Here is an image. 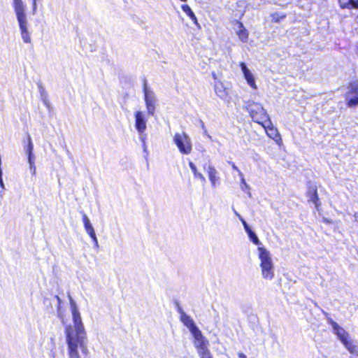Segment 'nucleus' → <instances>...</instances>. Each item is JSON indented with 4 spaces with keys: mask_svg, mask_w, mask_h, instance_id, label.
<instances>
[{
    "mask_svg": "<svg viewBox=\"0 0 358 358\" xmlns=\"http://www.w3.org/2000/svg\"><path fill=\"white\" fill-rule=\"evenodd\" d=\"M238 357L239 358H247L246 356L243 352L238 353Z\"/></svg>",
    "mask_w": 358,
    "mask_h": 358,
    "instance_id": "obj_39",
    "label": "nucleus"
},
{
    "mask_svg": "<svg viewBox=\"0 0 358 358\" xmlns=\"http://www.w3.org/2000/svg\"><path fill=\"white\" fill-rule=\"evenodd\" d=\"M260 124L263 126L268 137L273 139L278 144L281 143L282 139L278 129L273 127L269 118Z\"/></svg>",
    "mask_w": 358,
    "mask_h": 358,
    "instance_id": "obj_9",
    "label": "nucleus"
},
{
    "mask_svg": "<svg viewBox=\"0 0 358 358\" xmlns=\"http://www.w3.org/2000/svg\"><path fill=\"white\" fill-rule=\"evenodd\" d=\"M355 217L356 221H357V222H358V214H357V213H356V214L355 215Z\"/></svg>",
    "mask_w": 358,
    "mask_h": 358,
    "instance_id": "obj_40",
    "label": "nucleus"
},
{
    "mask_svg": "<svg viewBox=\"0 0 358 358\" xmlns=\"http://www.w3.org/2000/svg\"><path fill=\"white\" fill-rule=\"evenodd\" d=\"M173 141L179 152L183 155H189L192 150L190 137L185 131L176 132L173 137Z\"/></svg>",
    "mask_w": 358,
    "mask_h": 358,
    "instance_id": "obj_5",
    "label": "nucleus"
},
{
    "mask_svg": "<svg viewBox=\"0 0 358 358\" xmlns=\"http://www.w3.org/2000/svg\"><path fill=\"white\" fill-rule=\"evenodd\" d=\"M306 194L308 201L313 202L315 204L316 209L318 210L321 203L320 202L317 195V187L315 185H310Z\"/></svg>",
    "mask_w": 358,
    "mask_h": 358,
    "instance_id": "obj_13",
    "label": "nucleus"
},
{
    "mask_svg": "<svg viewBox=\"0 0 358 358\" xmlns=\"http://www.w3.org/2000/svg\"><path fill=\"white\" fill-rule=\"evenodd\" d=\"M245 108L253 121L258 124H261L269 118L266 110L259 103L248 100L245 103Z\"/></svg>",
    "mask_w": 358,
    "mask_h": 358,
    "instance_id": "obj_4",
    "label": "nucleus"
},
{
    "mask_svg": "<svg viewBox=\"0 0 358 358\" xmlns=\"http://www.w3.org/2000/svg\"><path fill=\"white\" fill-rule=\"evenodd\" d=\"M214 91L217 96L222 100L226 102H229L231 99L230 90L220 80L215 81L214 85Z\"/></svg>",
    "mask_w": 358,
    "mask_h": 358,
    "instance_id": "obj_10",
    "label": "nucleus"
},
{
    "mask_svg": "<svg viewBox=\"0 0 358 358\" xmlns=\"http://www.w3.org/2000/svg\"><path fill=\"white\" fill-rule=\"evenodd\" d=\"M27 159H28V163L29 165L35 164H34V156L33 153L27 155Z\"/></svg>",
    "mask_w": 358,
    "mask_h": 358,
    "instance_id": "obj_31",
    "label": "nucleus"
},
{
    "mask_svg": "<svg viewBox=\"0 0 358 358\" xmlns=\"http://www.w3.org/2000/svg\"><path fill=\"white\" fill-rule=\"evenodd\" d=\"M248 235V237L250 238V240L256 245H257L258 247H264L262 245V243L260 242L259 238L257 237V236L256 235V234L252 230L250 231H248V233H247Z\"/></svg>",
    "mask_w": 358,
    "mask_h": 358,
    "instance_id": "obj_22",
    "label": "nucleus"
},
{
    "mask_svg": "<svg viewBox=\"0 0 358 358\" xmlns=\"http://www.w3.org/2000/svg\"><path fill=\"white\" fill-rule=\"evenodd\" d=\"M208 341L205 337H203L198 341H194V346L197 349L198 352L206 351V350L208 349Z\"/></svg>",
    "mask_w": 358,
    "mask_h": 358,
    "instance_id": "obj_19",
    "label": "nucleus"
},
{
    "mask_svg": "<svg viewBox=\"0 0 358 358\" xmlns=\"http://www.w3.org/2000/svg\"><path fill=\"white\" fill-rule=\"evenodd\" d=\"M285 15H279L278 13H274L272 15V21L275 22H278L280 19L285 18Z\"/></svg>",
    "mask_w": 358,
    "mask_h": 358,
    "instance_id": "obj_26",
    "label": "nucleus"
},
{
    "mask_svg": "<svg viewBox=\"0 0 358 358\" xmlns=\"http://www.w3.org/2000/svg\"><path fill=\"white\" fill-rule=\"evenodd\" d=\"M182 10L189 17L195 24H198L197 19L191 8L188 5H182Z\"/></svg>",
    "mask_w": 358,
    "mask_h": 358,
    "instance_id": "obj_21",
    "label": "nucleus"
},
{
    "mask_svg": "<svg viewBox=\"0 0 358 358\" xmlns=\"http://www.w3.org/2000/svg\"><path fill=\"white\" fill-rule=\"evenodd\" d=\"M190 332L192 334V336L194 338V341H198V340L202 338L203 337H204L203 336L201 330L198 327H196V329H194V330H192Z\"/></svg>",
    "mask_w": 358,
    "mask_h": 358,
    "instance_id": "obj_24",
    "label": "nucleus"
},
{
    "mask_svg": "<svg viewBox=\"0 0 358 358\" xmlns=\"http://www.w3.org/2000/svg\"><path fill=\"white\" fill-rule=\"evenodd\" d=\"M83 222L85 231L89 234V236L92 237L94 235H96L94 227H92L89 218L85 213L83 214Z\"/></svg>",
    "mask_w": 358,
    "mask_h": 358,
    "instance_id": "obj_18",
    "label": "nucleus"
},
{
    "mask_svg": "<svg viewBox=\"0 0 358 358\" xmlns=\"http://www.w3.org/2000/svg\"><path fill=\"white\" fill-rule=\"evenodd\" d=\"M73 324L64 329L68 358H82L89 354L87 332L76 301L69 296Z\"/></svg>",
    "mask_w": 358,
    "mask_h": 358,
    "instance_id": "obj_1",
    "label": "nucleus"
},
{
    "mask_svg": "<svg viewBox=\"0 0 358 358\" xmlns=\"http://www.w3.org/2000/svg\"><path fill=\"white\" fill-rule=\"evenodd\" d=\"M205 134L209 138H211V136L207 134L206 131H205Z\"/></svg>",
    "mask_w": 358,
    "mask_h": 358,
    "instance_id": "obj_41",
    "label": "nucleus"
},
{
    "mask_svg": "<svg viewBox=\"0 0 358 358\" xmlns=\"http://www.w3.org/2000/svg\"><path fill=\"white\" fill-rule=\"evenodd\" d=\"M241 222L246 233H248V231H252L251 228L249 227V225L247 224L245 220H242Z\"/></svg>",
    "mask_w": 358,
    "mask_h": 358,
    "instance_id": "obj_32",
    "label": "nucleus"
},
{
    "mask_svg": "<svg viewBox=\"0 0 358 358\" xmlns=\"http://www.w3.org/2000/svg\"><path fill=\"white\" fill-rule=\"evenodd\" d=\"M345 101L348 107L358 106V80L349 83L345 93Z\"/></svg>",
    "mask_w": 358,
    "mask_h": 358,
    "instance_id": "obj_7",
    "label": "nucleus"
},
{
    "mask_svg": "<svg viewBox=\"0 0 358 358\" xmlns=\"http://www.w3.org/2000/svg\"><path fill=\"white\" fill-rule=\"evenodd\" d=\"M203 169L207 171L212 187L215 188L220 180L217 170L213 166L210 164H209L207 167L204 166Z\"/></svg>",
    "mask_w": 358,
    "mask_h": 358,
    "instance_id": "obj_15",
    "label": "nucleus"
},
{
    "mask_svg": "<svg viewBox=\"0 0 358 358\" xmlns=\"http://www.w3.org/2000/svg\"><path fill=\"white\" fill-rule=\"evenodd\" d=\"M236 32L237 36L243 43H246L249 35L248 30L244 27L243 23L241 22L237 21L236 22Z\"/></svg>",
    "mask_w": 358,
    "mask_h": 358,
    "instance_id": "obj_16",
    "label": "nucleus"
},
{
    "mask_svg": "<svg viewBox=\"0 0 358 358\" xmlns=\"http://www.w3.org/2000/svg\"><path fill=\"white\" fill-rule=\"evenodd\" d=\"M257 252L262 277L267 280H273L275 268L271 252L264 247H258Z\"/></svg>",
    "mask_w": 358,
    "mask_h": 358,
    "instance_id": "obj_3",
    "label": "nucleus"
},
{
    "mask_svg": "<svg viewBox=\"0 0 358 358\" xmlns=\"http://www.w3.org/2000/svg\"><path fill=\"white\" fill-rule=\"evenodd\" d=\"M13 8L19 24L22 39L26 43L31 42L29 31V22L25 10V5L22 0H13Z\"/></svg>",
    "mask_w": 358,
    "mask_h": 358,
    "instance_id": "obj_2",
    "label": "nucleus"
},
{
    "mask_svg": "<svg viewBox=\"0 0 358 358\" xmlns=\"http://www.w3.org/2000/svg\"><path fill=\"white\" fill-rule=\"evenodd\" d=\"M42 100L45 106L49 108L50 107V103L48 100L47 95L42 94Z\"/></svg>",
    "mask_w": 358,
    "mask_h": 358,
    "instance_id": "obj_30",
    "label": "nucleus"
},
{
    "mask_svg": "<svg viewBox=\"0 0 358 358\" xmlns=\"http://www.w3.org/2000/svg\"><path fill=\"white\" fill-rule=\"evenodd\" d=\"M201 124H202V127L203 128L204 125H203V122H201Z\"/></svg>",
    "mask_w": 358,
    "mask_h": 358,
    "instance_id": "obj_43",
    "label": "nucleus"
},
{
    "mask_svg": "<svg viewBox=\"0 0 358 358\" xmlns=\"http://www.w3.org/2000/svg\"><path fill=\"white\" fill-rule=\"evenodd\" d=\"M94 243V245L96 247H98L99 246V243H98V240H97V238H96V235H94L93 236L91 237Z\"/></svg>",
    "mask_w": 358,
    "mask_h": 358,
    "instance_id": "obj_35",
    "label": "nucleus"
},
{
    "mask_svg": "<svg viewBox=\"0 0 358 358\" xmlns=\"http://www.w3.org/2000/svg\"><path fill=\"white\" fill-rule=\"evenodd\" d=\"M234 214L236 215V216L240 220L241 222L244 220L242 217V216L236 210H234Z\"/></svg>",
    "mask_w": 358,
    "mask_h": 358,
    "instance_id": "obj_37",
    "label": "nucleus"
},
{
    "mask_svg": "<svg viewBox=\"0 0 358 358\" xmlns=\"http://www.w3.org/2000/svg\"><path fill=\"white\" fill-rule=\"evenodd\" d=\"M178 311L180 315V321L189 329V331L197 327L192 318L187 315L180 306L178 308Z\"/></svg>",
    "mask_w": 358,
    "mask_h": 358,
    "instance_id": "obj_14",
    "label": "nucleus"
},
{
    "mask_svg": "<svg viewBox=\"0 0 358 358\" xmlns=\"http://www.w3.org/2000/svg\"><path fill=\"white\" fill-rule=\"evenodd\" d=\"M143 93L148 113L153 115L157 99L155 93L147 86L146 80H144L143 83Z\"/></svg>",
    "mask_w": 358,
    "mask_h": 358,
    "instance_id": "obj_8",
    "label": "nucleus"
},
{
    "mask_svg": "<svg viewBox=\"0 0 358 358\" xmlns=\"http://www.w3.org/2000/svg\"><path fill=\"white\" fill-rule=\"evenodd\" d=\"M37 1H38V0H32L31 13L33 15H35L37 11Z\"/></svg>",
    "mask_w": 358,
    "mask_h": 358,
    "instance_id": "obj_29",
    "label": "nucleus"
},
{
    "mask_svg": "<svg viewBox=\"0 0 358 358\" xmlns=\"http://www.w3.org/2000/svg\"><path fill=\"white\" fill-rule=\"evenodd\" d=\"M343 8H358V0H339Z\"/></svg>",
    "mask_w": 358,
    "mask_h": 358,
    "instance_id": "obj_20",
    "label": "nucleus"
},
{
    "mask_svg": "<svg viewBox=\"0 0 358 358\" xmlns=\"http://www.w3.org/2000/svg\"><path fill=\"white\" fill-rule=\"evenodd\" d=\"M189 168L191 169V170H192V173H193V174H194V176L196 173H199V171H197V169H196V167L195 164H194L193 162H189Z\"/></svg>",
    "mask_w": 358,
    "mask_h": 358,
    "instance_id": "obj_27",
    "label": "nucleus"
},
{
    "mask_svg": "<svg viewBox=\"0 0 358 358\" xmlns=\"http://www.w3.org/2000/svg\"><path fill=\"white\" fill-rule=\"evenodd\" d=\"M231 164L232 169L238 172V173L239 174V171H241L240 169L236 166V164L234 163H231Z\"/></svg>",
    "mask_w": 358,
    "mask_h": 358,
    "instance_id": "obj_38",
    "label": "nucleus"
},
{
    "mask_svg": "<svg viewBox=\"0 0 358 358\" xmlns=\"http://www.w3.org/2000/svg\"><path fill=\"white\" fill-rule=\"evenodd\" d=\"M29 169H30V171H31L32 175L35 176L36 173V168L35 164L29 165Z\"/></svg>",
    "mask_w": 358,
    "mask_h": 358,
    "instance_id": "obj_34",
    "label": "nucleus"
},
{
    "mask_svg": "<svg viewBox=\"0 0 358 358\" xmlns=\"http://www.w3.org/2000/svg\"><path fill=\"white\" fill-rule=\"evenodd\" d=\"M194 177L196 178H199V180H201L203 182H206V178L205 177L203 176V174H201V173H196Z\"/></svg>",
    "mask_w": 358,
    "mask_h": 358,
    "instance_id": "obj_33",
    "label": "nucleus"
},
{
    "mask_svg": "<svg viewBox=\"0 0 358 358\" xmlns=\"http://www.w3.org/2000/svg\"><path fill=\"white\" fill-rule=\"evenodd\" d=\"M55 358V357H54Z\"/></svg>",
    "mask_w": 358,
    "mask_h": 358,
    "instance_id": "obj_44",
    "label": "nucleus"
},
{
    "mask_svg": "<svg viewBox=\"0 0 358 358\" xmlns=\"http://www.w3.org/2000/svg\"><path fill=\"white\" fill-rule=\"evenodd\" d=\"M0 186L2 189H5L4 183L2 179V172H0Z\"/></svg>",
    "mask_w": 358,
    "mask_h": 358,
    "instance_id": "obj_36",
    "label": "nucleus"
},
{
    "mask_svg": "<svg viewBox=\"0 0 358 358\" xmlns=\"http://www.w3.org/2000/svg\"><path fill=\"white\" fill-rule=\"evenodd\" d=\"M329 323L332 327L334 333L337 336L338 338L342 343L350 338L349 334L343 327H340L336 322L330 320Z\"/></svg>",
    "mask_w": 358,
    "mask_h": 358,
    "instance_id": "obj_12",
    "label": "nucleus"
},
{
    "mask_svg": "<svg viewBox=\"0 0 358 358\" xmlns=\"http://www.w3.org/2000/svg\"><path fill=\"white\" fill-rule=\"evenodd\" d=\"M213 77L215 80H217L216 75L214 73H213Z\"/></svg>",
    "mask_w": 358,
    "mask_h": 358,
    "instance_id": "obj_42",
    "label": "nucleus"
},
{
    "mask_svg": "<svg viewBox=\"0 0 358 358\" xmlns=\"http://www.w3.org/2000/svg\"><path fill=\"white\" fill-rule=\"evenodd\" d=\"M239 65H240L242 73L243 75V77L245 79L248 85L252 89L257 90V85L256 84L255 78L254 74L247 67L246 64L244 62H241Z\"/></svg>",
    "mask_w": 358,
    "mask_h": 358,
    "instance_id": "obj_11",
    "label": "nucleus"
},
{
    "mask_svg": "<svg viewBox=\"0 0 358 358\" xmlns=\"http://www.w3.org/2000/svg\"><path fill=\"white\" fill-rule=\"evenodd\" d=\"M239 176L241 178V183L244 185V187L247 189H249L248 185L246 183L245 180L244 178L243 174L241 171H239Z\"/></svg>",
    "mask_w": 358,
    "mask_h": 358,
    "instance_id": "obj_28",
    "label": "nucleus"
},
{
    "mask_svg": "<svg viewBox=\"0 0 358 358\" xmlns=\"http://www.w3.org/2000/svg\"><path fill=\"white\" fill-rule=\"evenodd\" d=\"M198 353L201 358H213L208 349L206 350V351H201Z\"/></svg>",
    "mask_w": 358,
    "mask_h": 358,
    "instance_id": "obj_25",
    "label": "nucleus"
},
{
    "mask_svg": "<svg viewBox=\"0 0 358 358\" xmlns=\"http://www.w3.org/2000/svg\"><path fill=\"white\" fill-rule=\"evenodd\" d=\"M342 344L351 354L358 355V345L357 342L350 338Z\"/></svg>",
    "mask_w": 358,
    "mask_h": 358,
    "instance_id": "obj_17",
    "label": "nucleus"
},
{
    "mask_svg": "<svg viewBox=\"0 0 358 358\" xmlns=\"http://www.w3.org/2000/svg\"><path fill=\"white\" fill-rule=\"evenodd\" d=\"M27 145L24 146V151L27 155L28 154H32L33 153V149H34V145L32 143V140L31 138V136L28 134L27 136Z\"/></svg>",
    "mask_w": 358,
    "mask_h": 358,
    "instance_id": "obj_23",
    "label": "nucleus"
},
{
    "mask_svg": "<svg viewBox=\"0 0 358 358\" xmlns=\"http://www.w3.org/2000/svg\"><path fill=\"white\" fill-rule=\"evenodd\" d=\"M135 117V128L137 130L140 139L143 143V148L144 151H146L147 147H146V135L144 134L145 131L147 128V120L145 117V115L141 111H136L134 113Z\"/></svg>",
    "mask_w": 358,
    "mask_h": 358,
    "instance_id": "obj_6",
    "label": "nucleus"
}]
</instances>
